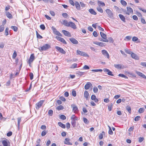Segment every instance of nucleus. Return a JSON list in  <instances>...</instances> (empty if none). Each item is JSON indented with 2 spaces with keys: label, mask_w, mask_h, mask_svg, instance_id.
I'll use <instances>...</instances> for the list:
<instances>
[{
  "label": "nucleus",
  "mask_w": 146,
  "mask_h": 146,
  "mask_svg": "<svg viewBox=\"0 0 146 146\" xmlns=\"http://www.w3.org/2000/svg\"><path fill=\"white\" fill-rule=\"evenodd\" d=\"M71 119L72 125L74 127L76 125V121L78 120V118L74 115H72Z\"/></svg>",
  "instance_id": "obj_1"
},
{
  "label": "nucleus",
  "mask_w": 146,
  "mask_h": 146,
  "mask_svg": "<svg viewBox=\"0 0 146 146\" xmlns=\"http://www.w3.org/2000/svg\"><path fill=\"white\" fill-rule=\"evenodd\" d=\"M0 142L2 143L3 146H9L10 143L9 141L6 139H0Z\"/></svg>",
  "instance_id": "obj_2"
},
{
  "label": "nucleus",
  "mask_w": 146,
  "mask_h": 146,
  "mask_svg": "<svg viewBox=\"0 0 146 146\" xmlns=\"http://www.w3.org/2000/svg\"><path fill=\"white\" fill-rule=\"evenodd\" d=\"M50 47V45L46 44L38 48L39 50L41 52L42 51H45L49 48Z\"/></svg>",
  "instance_id": "obj_3"
},
{
  "label": "nucleus",
  "mask_w": 146,
  "mask_h": 146,
  "mask_svg": "<svg viewBox=\"0 0 146 146\" xmlns=\"http://www.w3.org/2000/svg\"><path fill=\"white\" fill-rule=\"evenodd\" d=\"M106 11L108 15V17L111 18H113V14L112 11L109 9H107Z\"/></svg>",
  "instance_id": "obj_4"
},
{
  "label": "nucleus",
  "mask_w": 146,
  "mask_h": 146,
  "mask_svg": "<svg viewBox=\"0 0 146 146\" xmlns=\"http://www.w3.org/2000/svg\"><path fill=\"white\" fill-rule=\"evenodd\" d=\"M44 102V100H41L36 104L35 108L37 109H39L42 106Z\"/></svg>",
  "instance_id": "obj_5"
},
{
  "label": "nucleus",
  "mask_w": 146,
  "mask_h": 146,
  "mask_svg": "<svg viewBox=\"0 0 146 146\" xmlns=\"http://www.w3.org/2000/svg\"><path fill=\"white\" fill-rule=\"evenodd\" d=\"M71 107L72 108V111L74 113H77L78 112V110L75 105L74 104L71 105Z\"/></svg>",
  "instance_id": "obj_6"
},
{
  "label": "nucleus",
  "mask_w": 146,
  "mask_h": 146,
  "mask_svg": "<svg viewBox=\"0 0 146 146\" xmlns=\"http://www.w3.org/2000/svg\"><path fill=\"white\" fill-rule=\"evenodd\" d=\"M55 48L60 53L64 54L66 53V52L62 48L58 46H56Z\"/></svg>",
  "instance_id": "obj_7"
},
{
  "label": "nucleus",
  "mask_w": 146,
  "mask_h": 146,
  "mask_svg": "<svg viewBox=\"0 0 146 146\" xmlns=\"http://www.w3.org/2000/svg\"><path fill=\"white\" fill-rule=\"evenodd\" d=\"M77 52L78 54L84 56H88V55L84 52L81 51L79 50H77Z\"/></svg>",
  "instance_id": "obj_8"
},
{
  "label": "nucleus",
  "mask_w": 146,
  "mask_h": 146,
  "mask_svg": "<svg viewBox=\"0 0 146 146\" xmlns=\"http://www.w3.org/2000/svg\"><path fill=\"white\" fill-rule=\"evenodd\" d=\"M127 11L126 13L129 15L130 14H132L133 13V10L130 7H127Z\"/></svg>",
  "instance_id": "obj_9"
},
{
  "label": "nucleus",
  "mask_w": 146,
  "mask_h": 146,
  "mask_svg": "<svg viewBox=\"0 0 146 146\" xmlns=\"http://www.w3.org/2000/svg\"><path fill=\"white\" fill-rule=\"evenodd\" d=\"M56 38L58 41L62 42L64 44H66V42L64 38H62L59 37L58 36H56Z\"/></svg>",
  "instance_id": "obj_10"
},
{
  "label": "nucleus",
  "mask_w": 146,
  "mask_h": 146,
  "mask_svg": "<svg viewBox=\"0 0 146 146\" xmlns=\"http://www.w3.org/2000/svg\"><path fill=\"white\" fill-rule=\"evenodd\" d=\"M35 59V56L33 54H31L29 60V64L30 65L31 64L33 61Z\"/></svg>",
  "instance_id": "obj_11"
},
{
  "label": "nucleus",
  "mask_w": 146,
  "mask_h": 146,
  "mask_svg": "<svg viewBox=\"0 0 146 146\" xmlns=\"http://www.w3.org/2000/svg\"><path fill=\"white\" fill-rule=\"evenodd\" d=\"M68 27H70L74 29H76V25L72 22H69Z\"/></svg>",
  "instance_id": "obj_12"
},
{
  "label": "nucleus",
  "mask_w": 146,
  "mask_h": 146,
  "mask_svg": "<svg viewBox=\"0 0 146 146\" xmlns=\"http://www.w3.org/2000/svg\"><path fill=\"white\" fill-rule=\"evenodd\" d=\"M103 71L105 72H107V74L111 76H113V75L112 73V72L108 69L106 68L104 69Z\"/></svg>",
  "instance_id": "obj_13"
},
{
  "label": "nucleus",
  "mask_w": 146,
  "mask_h": 146,
  "mask_svg": "<svg viewBox=\"0 0 146 146\" xmlns=\"http://www.w3.org/2000/svg\"><path fill=\"white\" fill-rule=\"evenodd\" d=\"M62 32L64 34V35L68 37L71 36V35L70 32L67 31L63 30L62 31Z\"/></svg>",
  "instance_id": "obj_14"
},
{
  "label": "nucleus",
  "mask_w": 146,
  "mask_h": 146,
  "mask_svg": "<svg viewBox=\"0 0 146 146\" xmlns=\"http://www.w3.org/2000/svg\"><path fill=\"white\" fill-rule=\"evenodd\" d=\"M70 140V139L68 138H65V141H64V144L68 145H72V143L69 142Z\"/></svg>",
  "instance_id": "obj_15"
},
{
  "label": "nucleus",
  "mask_w": 146,
  "mask_h": 146,
  "mask_svg": "<svg viewBox=\"0 0 146 146\" xmlns=\"http://www.w3.org/2000/svg\"><path fill=\"white\" fill-rule=\"evenodd\" d=\"M102 52L103 55L104 56H106L107 58H109V54L107 51L104 50H102Z\"/></svg>",
  "instance_id": "obj_16"
},
{
  "label": "nucleus",
  "mask_w": 146,
  "mask_h": 146,
  "mask_svg": "<svg viewBox=\"0 0 146 146\" xmlns=\"http://www.w3.org/2000/svg\"><path fill=\"white\" fill-rule=\"evenodd\" d=\"M136 73L139 76L143 78L146 79V76L142 73L137 71H136Z\"/></svg>",
  "instance_id": "obj_17"
},
{
  "label": "nucleus",
  "mask_w": 146,
  "mask_h": 146,
  "mask_svg": "<svg viewBox=\"0 0 146 146\" xmlns=\"http://www.w3.org/2000/svg\"><path fill=\"white\" fill-rule=\"evenodd\" d=\"M69 40L71 42L74 44H77L78 43V41L74 38H70Z\"/></svg>",
  "instance_id": "obj_18"
},
{
  "label": "nucleus",
  "mask_w": 146,
  "mask_h": 146,
  "mask_svg": "<svg viewBox=\"0 0 146 146\" xmlns=\"http://www.w3.org/2000/svg\"><path fill=\"white\" fill-rule=\"evenodd\" d=\"M92 84L90 82H88L84 86V88L86 90H88L89 89L91 86H92Z\"/></svg>",
  "instance_id": "obj_19"
},
{
  "label": "nucleus",
  "mask_w": 146,
  "mask_h": 146,
  "mask_svg": "<svg viewBox=\"0 0 146 146\" xmlns=\"http://www.w3.org/2000/svg\"><path fill=\"white\" fill-rule=\"evenodd\" d=\"M131 55L133 58L135 59L138 60L139 59L138 56L132 52Z\"/></svg>",
  "instance_id": "obj_20"
},
{
  "label": "nucleus",
  "mask_w": 146,
  "mask_h": 146,
  "mask_svg": "<svg viewBox=\"0 0 146 146\" xmlns=\"http://www.w3.org/2000/svg\"><path fill=\"white\" fill-rule=\"evenodd\" d=\"M114 66L117 69H121L124 68V66H122V65L121 64H114Z\"/></svg>",
  "instance_id": "obj_21"
},
{
  "label": "nucleus",
  "mask_w": 146,
  "mask_h": 146,
  "mask_svg": "<svg viewBox=\"0 0 146 146\" xmlns=\"http://www.w3.org/2000/svg\"><path fill=\"white\" fill-rule=\"evenodd\" d=\"M5 14L6 16L9 19H11L13 18L12 15L9 12H6Z\"/></svg>",
  "instance_id": "obj_22"
},
{
  "label": "nucleus",
  "mask_w": 146,
  "mask_h": 146,
  "mask_svg": "<svg viewBox=\"0 0 146 146\" xmlns=\"http://www.w3.org/2000/svg\"><path fill=\"white\" fill-rule=\"evenodd\" d=\"M76 9L78 10H80V6L79 3L77 1H76L75 4Z\"/></svg>",
  "instance_id": "obj_23"
},
{
  "label": "nucleus",
  "mask_w": 146,
  "mask_h": 146,
  "mask_svg": "<svg viewBox=\"0 0 146 146\" xmlns=\"http://www.w3.org/2000/svg\"><path fill=\"white\" fill-rule=\"evenodd\" d=\"M97 2L98 4L99 7H100L101 6H102V7L105 6V4L104 2L99 1H98Z\"/></svg>",
  "instance_id": "obj_24"
},
{
  "label": "nucleus",
  "mask_w": 146,
  "mask_h": 146,
  "mask_svg": "<svg viewBox=\"0 0 146 146\" xmlns=\"http://www.w3.org/2000/svg\"><path fill=\"white\" fill-rule=\"evenodd\" d=\"M119 16L122 21L124 22H125V19L123 15L121 14H119Z\"/></svg>",
  "instance_id": "obj_25"
},
{
  "label": "nucleus",
  "mask_w": 146,
  "mask_h": 146,
  "mask_svg": "<svg viewBox=\"0 0 146 146\" xmlns=\"http://www.w3.org/2000/svg\"><path fill=\"white\" fill-rule=\"evenodd\" d=\"M100 34L102 37L104 39H107V36L104 33L102 32H100Z\"/></svg>",
  "instance_id": "obj_26"
},
{
  "label": "nucleus",
  "mask_w": 146,
  "mask_h": 146,
  "mask_svg": "<svg viewBox=\"0 0 146 146\" xmlns=\"http://www.w3.org/2000/svg\"><path fill=\"white\" fill-rule=\"evenodd\" d=\"M89 11L90 13L93 15H96L97 14L96 12L94 11V10L92 9H89Z\"/></svg>",
  "instance_id": "obj_27"
},
{
  "label": "nucleus",
  "mask_w": 146,
  "mask_h": 146,
  "mask_svg": "<svg viewBox=\"0 0 146 146\" xmlns=\"http://www.w3.org/2000/svg\"><path fill=\"white\" fill-rule=\"evenodd\" d=\"M84 97L87 100L88 98V96H89V94L87 91H85L84 93Z\"/></svg>",
  "instance_id": "obj_28"
},
{
  "label": "nucleus",
  "mask_w": 146,
  "mask_h": 146,
  "mask_svg": "<svg viewBox=\"0 0 146 146\" xmlns=\"http://www.w3.org/2000/svg\"><path fill=\"white\" fill-rule=\"evenodd\" d=\"M21 121V118L19 117L17 118V126L18 129L20 128V122Z\"/></svg>",
  "instance_id": "obj_29"
},
{
  "label": "nucleus",
  "mask_w": 146,
  "mask_h": 146,
  "mask_svg": "<svg viewBox=\"0 0 146 146\" xmlns=\"http://www.w3.org/2000/svg\"><path fill=\"white\" fill-rule=\"evenodd\" d=\"M62 24L68 27L69 22H68L66 20H64L63 21Z\"/></svg>",
  "instance_id": "obj_30"
},
{
  "label": "nucleus",
  "mask_w": 146,
  "mask_h": 146,
  "mask_svg": "<svg viewBox=\"0 0 146 146\" xmlns=\"http://www.w3.org/2000/svg\"><path fill=\"white\" fill-rule=\"evenodd\" d=\"M96 9L97 11L99 12L102 13L103 12V9L101 8L100 7H98L96 8Z\"/></svg>",
  "instance_id": "obj_31"
},
{
  "label": "nucleus",
  "mask_w": 146,
  "mask_h": 146,
  "mask_svg": "<svg viewBox=\"0 0 146 146\" xmlns=\"http://www.w3.org/2000/svg\"><path fill=\"white\" fill-rule=\"evenodd\" d=\"M58 124L59 126L63 128H65V125L60 122H58Z\"/></svg>",
  "instance_id": "obj_32"
},
{
  "label": "nucleus",
  "mask_w": 146,
  "mask_h": 146,
  "mask_svg": "<svg viewBox=\"0 0 146 146\" xmlns=\"http://www.w3.org/2000/svg\"><path fill=\"white\" fill-rule=\"evenodd\" d=\"M76 74L80 76H82L85 74V73L83 72L77 71L76 72Z\"/></svg>",
  "instance_id": "obj_33"
},
{
  "label": "nucleus",
  "mask_w": 146,
  "mask_h": 146,
  "mask_svg": "<svg viewBox=\"0 0 146 146\" xmlns=\"http://www.w3.org/2000/svg\"><path fill=\"white\" fill-rule=\"evenodd\" d=\"M120 3L122 5L124 6H126L127 5V3L126 2L123 0H121Z\"/></svg>",
  "instance_id": "obj_34"
},
{
  "label": "nucleus",
  "mask_w": 146,
  "mask_h": 146,
  "mask_svg": "<svg viewBox=\"0 0 146 146\" xmlns=\"http://www.w3.org/2000/svg\"><path fill=\"white\" fill-rule=\"evenodd\" d=\"M108 126L109 128V130L108 131L110 135H112L113 133L109 125H108Z\"/></svg>",
  "instance_id": "obj_35"
},
{
  "label": "nucleus",
  "mask_w": 146,
  "mask_h": 146,
  "mask_svg": "<svg viewBox=\"0 0 146 146\" xmlns=\"http://www.w3.org/2000/svg\"><path fill=\"white\" fill-rule=\"evenodd\" d=\"M91 71L94 72H102L103 71V70L101 69H98L92 70Z\"/></svg>",
  "instance_id": "obj_36"
},
{
  "label": "nucleus",
  "mask_w": 146,
  "mask_h": 146,
  "mask_svg": "<svg viewBox=\"0 0 146 146\" xmlns=\"http://www.w3.org/2000/svg\"><path fill=\"white\" fill-rule=\"evenodd\" d=\"M11 29L17 32L18 30L17 28L15 26H12L11 27Z\"/></svg>",
  "instance_id": "obj_37"
},
{
  "label": "nucleus",
  "mask_w": 146,
  "mask_h": 146,
  "mask_svg": "<svg viewBox=\"0 0 146 146\" xmlns=\"http://www.w3.org/2000/svg\"><path fill=\"white\" fill-rule=\"evenodd\" d=\"M63 106L61 105H60L56 107V109L58 110H63Z\"/></svg>",
  "instance_id": "obj_38"
},
{
  "label": "nucleus",
  "mask_w": 146,
  "mask_h": 146,
  "mask_svg": "<svg viewBox=\"0 0 146 146\" xmlns=\"http://www.w3.org/2000/svg\"><path fill=\"white\" fill-rule=\"evenodd\" d=\"M118 76L125 79H127L128 78L126 76L122 74H119Z\"/></svg>",
  "instance_id": "obj_39"
},
{
  "label": "nucleus",
  "mask_w": 146,
  "mask_h": 146,
  "mask_svg": "<svg viewBox=\"0 0 146 146\" xmlns=\"http://www.w3.org/2000/svg\"><path fill=\"white\" fill-rule=\"evenodd\" d=\"M77 64L76 63H74L71 66L70 68H74L77 67Z\"/></svg>",
  "instance_id": "obj_40"
},
{
  "label": "nucleus",
  "mask_w": 146,
  "mask_h": 146,
  "mask_svg": "<svg viewBox=\"0 0 146 146\" xmlns=\"http://www.w3.org/2000/svg\"><path fill=\"white\" fill-rule=\"evenodd\" d=\"M36 33L37 37L38 38H39V39H41L42 38V36L38 33L37 31H36Z\"/></svg>",
  "instance_id": "obj_41"
},
{
  "label": "nucleus",
  "mask_w": 146,
  "mask_h": 146,
  "mask_svg": "<svg viewBox=\"0 0 146 146\" xmlns=\"http://www.w3.org/2000/svg\"><path fill=\"white\" fill-rule=\"evenodd\" d=\"M17 56V52L15 50L14 51V53H13L12 58L13 59H15Z\"/></svg>",
  "instance_id": "obj_42"
},
{
  "label": "nucleus",
  "mask_w": 146,
  "mask_h": 146,
  "mask_svg": "<svg viewBox=\"0 0 146 146\" xmlns=\"http://www.w3.org/2000/svg\"><path fill=\"white\" fill-rule=\"evenodd\" d=\"M53 113V111L52 110H50L48 111V114L50 116H52Z\"/></svg>",
  "instance_id": "obj_43"
},
{
  "label": "nucleus",
  "mask_w": 146,
  "mask_h": 146,
  "mask_svg": "<svg viewBox=\"0 0 146 146\" xmlns=\"http://www.w3.org/2000/svg\"><path fill=\"white\" fill-rule=\"evenodd\" d=\"M84 122L86 124H88L89 123V121L86 118L84 117L83 118Z\"/></svg>",
  "instance_id": "obj_44"
},
{
  "label": "nucleus",
  "mask_w": 146,
  "mask_h": 146,
  "mask_svg": "<svg viewBox=\"0 0 146 146\" xmlns=\"http://www.w3.org/2000/svg\"><path fill=\"white\" fill-rule=\"evenodd\" d=\"M145 109L143 108H140L139 110V112L140 113H143Z\"/></svg>",
  "instance_id": "obj_45"
},
{
  "label": "nucleus",
  "mask_w": 146,
  "mask_h": 146,
  "mask_svg": "<svg viewBox=\"0 0 146 146\" xmlns=\"http://www.w3.org/2000/svg\"><path fill=\"white\" fill-rule=\"evenodd\" d=\"M93 91L95 93H97L98 91V89L96 87H94L93 88Z\"/></svg>",
  "instance_id": "obj_46"
},
{
  "label": "nucleus",
  "mask_w": 146,
  "mask_h": 146,
  "mask_svg": "<svg viewBox=\"0 0 146 146\" xmlns=\"http://www.w3.org/2000/svg\"><path fill=\"white\" fill-rule=\"evenodd\" d=\"M108 39V42H110L113 43L114 42V40L111 37H110Z\"/></svg>",
  "instance_id": "obj_47"
},
{
  "label": "nucleus",
  "mask_w": 146,
  "mask_h": 146,
  "mask_svg": "<svg viewBox=\"0 0 146 146\" xmlns=\"http://www.w3.org/2000/svg\"><path fill=\"white\" fill-rule=\"evenodd\" d=\"M4 27L3 25L0 26V32H2L4 30Z\"/></svg>",
  "instance_id": "obj_48"
},
{
  "label": "nucleus",
  "mask_w": 146,
  "mask_h": 146,
  "mask_svg": "<svg viewBox=\"0 0 146 146\" xmlns=\"http://www.w3.org/2000/svg\"><path fill=\"white\" fill-rule=\"evenodd\" d=\"M140 118L141 117L139 116H137L135 117L134 120L135 121H137L139 120Z\"/></svg>",
  "instance_id": "obj_49"
},
{
  "label": "nucleus",
  "mask_w": 146,
  "mask_h": 146,
  "mask_svg": "<svg viewBox=\"0 0 146 146\" xmlns=\"http://www.w3.org/2000/svg\"><path fill=\"white\" fill-rule=\"evenodd\" d=\"M125 52L127 54H131L132 52L130 50L128 49H125Z\"/></svg>",
  "instance_id": "obj_50"
},
{
  "label": "nucleus",
  "mask_w": 146,
  "mask_h": 146,
  "mask_svg": "<svg viewBox=\"0 0 146 146\" xmlns=\"http://www.w3.org/2000/svg\"><path fill=\"white\" fill-rule=\"evenodd\" d=\"M56 35H57L60 36H62V35L58 31H56V32L55 33Z\"/></svg>",
  "instance_id": "obj_51"
},
{
  "label": "nucleus",
  "mask_w": 146,
  "mask_h": 146,
  "mask_svg": "<svg viewBox=\"0 0 146 146\" xmlns=\"http://www.w3.org/2000/svg\"><path fill=\"white\" fill-rule=\"evenodd\" d=\"M126 108L127 110L130 113H131V108L130 107L128 106L126 107Z\"/></svg>",
  "instance_id": "obj_52"
},
{
  "label": "nucleus",
  "mask_w": 146,
  "mask_h": 146,
  "mask_svg": "<svg viewBox=\"0 0 146 146\" xmlns=\"http://www.w3.org/2000/svg\"><path fill=\"white\" fill-rule=\"evenodd\" d=\"M60 118L63 120H65L66 118V116L63 115H61L60 116Z\"/></svg>",
  "instance_id": "obj_53"
},
{
  "label": "nucleus",
  "mask_w": 146,
  "mask_h": 146,
  "mask_svg": "<svg viewBox=\"0 0 146 146\" xmlns=\"http://www.w3.org/2000/svg\"><path fill=\"white\" fill-rule=\"evenodd\" d=\"M47 133V132L46 131H43L41 133V135L42 136H43L45 135L46 133Z\"/></svg>",
  "instance_id": "obj_54"
},
{
  "label": "nucleus",
  "mask_w": 146,
  "mask_h": 146,
  "mask_svg": "<svg viewBox=\"0 0 146 146\" xmlns=\"http://www.w3.org/2000/svg\"><path fill=\"white\" fill-rule=\"evenodd\" d=\"M141 23L143 24H145L146 23V21L145 19H143V18H141Z\"/></svg>",
  "instance_id": "obj_55"
},
{
  "label": "nucleus",
  "mask_w": 146,
  "mask_h": 146,
  "mask_svg": "<svg viewBox=\"0 0 146 146\" xmlns=\"http://www.w3.org/2000/svg\"><path fill=\"white\" fill-rule=\"evenodd\" d=\"M40 28L42 30H44L45 29V26L43 24H42L40 25Z\"/></svg>",
  "instance_id": "obj_56"
},
{
  "label": "nucleus",
  "mask_w": 146,
  "mask_h": 146,
  "mask_svg": "<svg viewBox=\"0 0 146 146\" xmlns=\"http://www.w3.org/2000/svg\"><path fill=\"white\" fill-rule=\"evenodd\" d=\"M29 76L30 77V79L31 80H32L33 79V74L32 72H31L29 73Z\"/></svg>",
  "instance_id": "obj_57"
},
{
  "label": "nucleus",
  "mask_w": 146,
  "mask_h": 146,
  "mask_svg": "<svg viewBox=\"0 0 146 146\" xmlns=\"http://www.w3.org/2000/svg\"><path fill=\"white\" fill-rule=\"evenodd\" d=\"M113 105L112 104H111L108 106V109L109 111H111V110L112 107Z\"/></svg>",
  "instance_id": "obj_58"
},
{
  "label": "nucleus",
  "mask_w": 146,
  "mask_h": 146,
  "mask_svg": "<svg viewBox=\"0 0 146 146\" xmlns=\"http://www.w3.org/2000/svg\"><path fill=\"white\" fill-rule=\"evenodd\" d=\"M9 29L8 28H6L5 29V34L6 36H7L8 34Z\"/></svg>",
  "instance_id": "obj_59"
},
{
  "label": "nucleus",
  "mask_w": 146,
  "mask_h": 146,
  "mask_svg": "<svg viewBox=\"0 0 146 146\" xmlns=\"http://www.w3.org/2000/svg\"><path fill=\"white\" fill-rule=\"evenodd\" d=\"M140 65L142 66L146 67V62H141Z\"/></svg>",
  "instance_id": "obj_60"
},
{
  "label": "nucleus",
  "mask_w": 146,
  "mask_h": 146,
  "mask_svg": "<svg viewBox=\"0 0 146 146\" xmlns=\"http://www.w3.org/2000/svg\"><path fill=\"white\" fill-rule=\"evenodd\" d=\"M96 96L94 95H92L91 97V99L93 100H94L96 98Z\"/></svg>",
  "instance_id": "obj_61"
},
{
  "label": "nucleus",
  "mask_w": 146,
  "mask_h": 146,
  "mask_svg": "<svg viewBox=\"0 0 146 146\" xmlns=\"http://www.w3.org/2000/svg\"><path fill=\"white\" fill-rule=\"evenodd\" d=\"M138 39V38L135 36H134L132 38V41H137Z\"/></svg>",
  "instance_id": "obj_62"
},
{
  "label": "nucleus",
  "mask_w": 146,
  "mask_h": 146,
  "mask_svg": "<svg viewBox=\"0 0 146 146\" xmlns=\"http://www.w3.org/2000/svg\"><path fill=\"white\" fill-rule=\"evenodd\" d=\"M72 94L73 96L74 97H75L76 95V91L74 90H73L72 92Z\"/></svg>",
  "instance_id": "obj_63"
},
{
  "label": "nucleus",
  "mask_w": 146,
  "mask_h": 146,
  "mask_svg": "<svg viewBox=\"0 0 146 146\" xmlns=\"http://www.w3.org/2000/svg\"><path fill=\"white\" fill-rule=\"evenodd\" d=\"M144 140V138L143 137H140L139 138V143H141Z\"/></svg>",
  "instance_id": "obj_64"
}]
</instances>
